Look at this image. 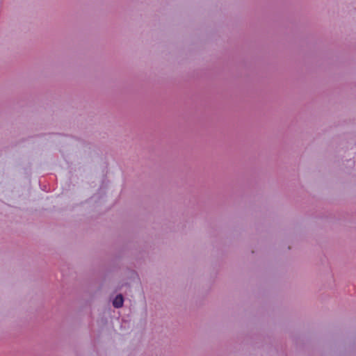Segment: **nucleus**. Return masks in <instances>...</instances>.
Returning <instances> with one entry per match:
<instances>
[{
    "label": "nucleus",
    "instance_id": "nucleus-1",
    "mask_svg": "<svg viewBox=\"0 0 356 356\" xmlns=\"http://www.w3.org/2000/svg\"><path fill=\"white\" fill-rule=\"evenodd\" d=\"M124 299L122 295H118L113 301V305L115 308H120L123 305Z\"/></svg>",
    "mask_w": 356,
    "mask_h": 356
}]
</instances>
